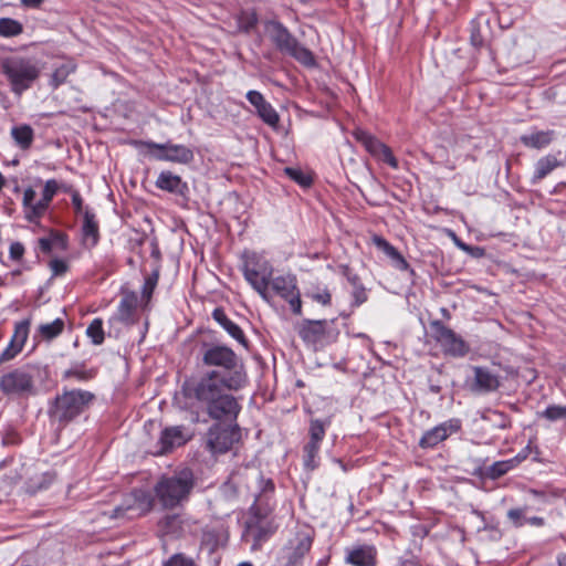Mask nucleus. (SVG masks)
<instances>
[{
  "label": "nucleus",
  "instance_id": "f257e3e1",
  "mask_svg": "<svg viewBox=\"0 0 566 566\" xmlns=\"http://www.w3.org/2000/svg\"><path fill=\"white\" fill-rule=\"evenodd\" d=\"M244 386L239 373L222 376L219 370H208L199 378L187 381L184 391L188 398L197 400L211 419L234 423L242 407L231 391Z\"/></svg>",
  "mask_w": 566,
  "mask_h": 566
},
{
  "label": "nucleus",
  "instance_id": "f03ea898",
  "mask_svg": "<svg viewBox=\"0 0 566 566\" xmlns=\"http://www.w3.org/2000/svg\"><path fill=\"white\" fill-rule=\"evenodd\" d=\"M1 72L8 80L11 91L15 95H21L39 78L41 69L32 59L12 55L2 59Z\"/></svg>",
  "mask_w": 566,
  "mask_h": 566
},
{
  "label": "nucleus",
  "instance_id": "7ed1b4c3",
  "mask_svg": "<svg viewBox=\"0 0 566 566\" xmlns=\"http://www.w3.org/2000/svg\"><path fill=\"white\" fill-rule=\"evenodd\" d=\"M195 481L190 470H184L172 476H163L155 485L156 499L165 509H174L187 501Z\"/></svg>",
  "mask_w": 566,
  "mask_h": 566
},
{
  "label": "nucleus",
  "instance_id": "20e7f679",
  "mask_svg": "<svg viewBox=\"0 0 566 566\" xmlns=\"http://www.w3.org/2000/svg\"><path fill=\"white\" fill-rule=\"evenodd\" d=\"M244 279L266 302L270 301L269 287L273 275V266L269 260L256 252H244L242 255Z\"/></svg>",
  "mask_w": 566,
  "mask_h": 566
},
{
  "label": "nucleus",
  "instance_id": "39448f33",
  "mask_svg": "<svg viewBox=\"0 0 566 566\" xmlns=\"http://www.w3.org/2000/svg\"><path fill=\"white\" fill-rule=\"evenodd\" d=\"M202 363L206 366L218 367L222 376H232L233 373H239L242 377V382L248 381L244 366L237 354L223 345H206L202 349Z\"/></svg>",
  "mask_w": 566,
  "mask_h": 566
},
{
  "label": "nucleus",
  "instance_id": "423d86ee",
  "mask_svg": "<svg viewBox=\"0 0 566 566\" xmlns=\"http://www.w3.org/2000/svg\"><path fill=\"white\" fill-rule=\"evenodd\" d=\"M266 31L279 51L294 57L304 65L314 64L312 52L300 44L282 23L272 21L266 25Z\"/></svg>",
  "mask_w": 566,
  "mask_h": 566
},
{
  "label": "nucleus",
  "instance_id": "0eeeda50",
  "mask_svg": "<svg viewBox=\"0 0 566 566\" xmlns=\"http://www.w3.org/2000/svg\"><path fill=\"white\" fill-rule=\"evenodd\" d=\"M94 396L85 390H70L57 396L51 415L60 422H67L81 415Z\"/></svg>",
  "mask_w": 566,
  "mask_h": 566
},
{
  "label": "nucleus",
  "instance_id": "6e6552de",
  "mask_svg": "<svg viewBox=\"0 0 566 566\" xmlns=\"http://www.w3.org/2000/svg\"><path fill=\"white\" fill-rule=\"evenodd\" d=\"M36 368L25 365L15 368L0 377V390L6 395L23 396L34 391V375Z\"/></svg>",
  "mask_w": 566,
  "mask_h": 566
},
{
  "label": "nucleus",
  "instance_id": "1a4fd4ad",
  "mask_svg": "<svg viewBox=\"0 0 566 566\" xmlns=\"http://www.w3.org/2000/svg\"><path fill=\"white\" fill-rule=\"evenodd\" d=\"M153 500L144 491L137 490L125 497L123 503L116 506L111 514V518L124 521L138 517L151 510Z\"/></svg>",
  "mask_w": 566,
  "mask_h": 566
},
{
  "label": "nucleus",
  "instance_id": "9d476101",
  "mask_svg": "<svg viewBox=\"0 0 566 566\" xmlns=\"http://www.w3.org/2000/svg\"><path fill=\"white\" fill-rule=\"evenodd\" d=\"M431 328L436 340L441 345L446 354L453 357H463L469 353L470 347L467 342L441 322H432Z\"/></svg>",
  "mask_w": 566,
  "mask_h": 566
},
{
  "label": "nucleus",
  "instance_id": "9b49d317",
  "mask_svg": "<svg viewBox=\"0 0 566 566\" xmlns=\"http://www.w3.org/2000/svg\"><path fill=\"white\" fill-rule=\"evenodd\" d=\"M240 439L238 424L224 428L220 424L212 426L208 431V447L213 453H226Z\"/></svg>",
  "mask_w": 566,
  "mask_h": 566
},
{
  "label": "nucleus",
  "instance_id": "f8f14e48",
  "mask_svg": "<svg viewBox=\"0 0 566 566\" xmlns=\"http://www.w3.org/2000/svg\"><path fill=\"white\" fill-rule=\"evenodd\" d=\"M270 286L277 295L289 302L294 314L301 315L302 302L295 276L281 275L274 279L272 277L270 281Z\"/></svg>",
  "mask_w": 566,
  "mask_h": 566
},
{
  "label": "nucleus",
  "instance_id": "ddd939ff",
  "mask_svg": "<svg viewBox=\"0 0 566 566\" xmlns=\"http://www.w3.org/2000/svg\"><path fill=\"white\" fill-rule=\"evenodd\" d=\"M332 324L333 321L328 322L326 319H305L298 326V335L306 344L315 345L317 343L334 338V335L331 333L329 328Z\"/></svg>",
  "mask_w": 566,
  "mask_h": 566
},
{
  "label": "nucleus",
  "instance_id": "4468645a",
  "mask_svg": "<svg viewBox=\"0 0 566 566\" xmlns=\"http://www.w3.org/2000/svg\"><path fill=\"white\" fill-rule=\"evenodd\" d=\"M312 546V537L307 533H297L296 536L289 542L283 548L282 558L285 560L284 566H302L305 555Z\"/></svg>",
  "mask_w": 566,
  "mask_h": 566
},
{
  "label": "nucleus",
  "instance_id": "2eb2a0df",
  "mask_svg": "<svg viewBox=\"0 0 566 566\" xmlns=\"http://www.w3.org/2000/svg\"><path fill=\"white\" fill-rule=\"evenodd\" d=\"M460 429L461 421L459 419H449L434 428L427 430L419 440V447L422 449L434 448L453 433H457Z\"/></svg>",
  "mask_w": 566,
  "mask_h": 566
},
{
  "label": "nucleus",
  "instance_id": "dca6fc26",
  "mask_svg": "<svg viewBox=\"0 0 566 566\" xmlns=\"http://www.w3.org/2000/svg\"><path fill=\"white\" fill-rule=\"evenodd\" d=\"M30 328V319H23L14 325V332L10 343L0 355V364L13 359L23 348Z\"/></svg>",
  "mask_w": 566,
  "mask_h": 566
},
{
  "label": "nucleus",
  "instance_id": "f3484780",
  "mask_svg": "<svg viewBox=\"0 0 566 566\" xmlns=\"http://www.w3.org/2000/svg\"><path fill=\"white\" fill-rule=\"evenodd\" d=\"M228 531L223 524L217 522L207 525L202 530L201 546L210 554L214 553L219 547H222L228 542Z\"/></svg>",
  "mask_w": 566,
  "mask_h": 566
},
{
  "label": "nucleus",
  "instance_id": "a211bd4d",
  "mask_svg": "<svg viewBox=\"0 0 566 566\" xmlns=\"http://www.w3.org/2000/svg\"><path fill=\"white\" fill-rule=\"evenodd\" d=\"M189 434L185 427L175 426L163 430L159 444L160 450L156 454H164L171 451L175 448L184 446L189 440Z\"/></svg>",
  "mask_w": 566,
  "mask_h": 566
},
{
  "label": "nucleus",
  "instance_id": "6ab92c4d",
  "mask_svg": "<svg viewBox=\"0 0 566 566\" xmlns=\"http://www.w3.org/2000/svg\"><path fill=\"white\" fill-rule=\"evenodd\" d=\"M474 382L473 390L479 392H491L500 387V378L485 367H473Z\"/></svg>",
  "mask_w": 566,
  "mask_h": 566
},
{
  "label": "nucleus",
  "instance_id": "aec40b11",
  "mask_svg": "<svg viewBox=\"0 0 566 566\" xmlns=\"http://www.w3.org/2000/svg\"><path fill=\"white\" fill-rule=\"evenodd\" d=\"M155 185L158 189L175 195L185 196L188 192L187 182L184 181L180 176L175 175L169 170L161 171L158 175Z\"/></svg>",
  "mask_w": 566,
  "mask_h": 566
},
{
  "label": "nucleus",
  "instance_id": "412c9836",
  "mask_svg": "<svg viewBox=\"0 0 566 566\" xmlns=\"http://www.w3.org/2000/svg\"><path fill=\"white\" fill-rule=\"evenodd\" d=\"M99 239L98 223L95 219V214L90 210L85 209L83 213V226H82V241L86 248H93L97 244Z\"/></svg>",
  "mask_w": 566,
  "mask_h": 566
},
{
  "label": "nucleus",
  "instance_id": "4be33fe9",
  "mask_svg": "<svg viewBox=\"0 0 566 566\" xmlns=\"http://www.w3.org/2000/svg\"><path fill=\"white\" fill-rule=\"evenodd\" d=\"M346 562L354 566H375L376 549L370 545L356 547L347 554Z\"/></svg>",
  "mask_w": 566,
  "mask_h": 566
},
{
  "label": "nucleus",
  "instance_id": "5701e85b",
  "mask_svg": "<svg viewBox=\"0 0 566 566\" xmlns=\"http://www.w3.org/2000/svg\"><path fill=\"white\" fill-rule=\"evenodd\" d=\"M59 185L56 180L50 179L46 180L43 191H42V199L39 200L34 207L30 209V218H41L45 211L49 208L50 202L52 201L53 197L57 192Z\"/></svg>",
  "mask_w": 566,
  "mask_h": 566
},
{
  "label": "nucleus",
  "instance_id": "b1692460",
  "mask_svg": "<svg viewBox=\"0 0 566 566\" xmlns=\"http://www.w3.org/2000/svg\"><path fill=\"white\" fill-rule=\"evenodd\" d=\"M374 244L380 249L388 258L391 259L394 265L401 271H405L409 268L408 262L400 254V252L391 245L386 239L379 235H375L373 238Z\"/></svg>",
  "mask_w": 566,
  "mask_h": 566
},
{
  "label": "nucleus",
  "instance_id": "393cba45",
  "mask_svg": "<svg viewBox=\"0 0 566 566\" xmlns=\"http://www.w3.org/2000/svg\"><path fill=\"white\" fill-rule=\"evenodd\" d=\"M553 139L554 130H534L520 137V140L524 146L535 149L548 146Z\"/></svg>",
  "mask_w": 566,
  "mask_h": 566
},
{
  "label": "nucleus",
  "instance_id": "a878e982",
  "mask_svg": "<svg viewBox=\"0 0 566 566\" xmlns=\"http://www.w3.org/2000/svg\"><path fill=\"white\" fill-rule=\"evenodd\" d=\"M137 295L135 293H128L124 295V297L120 300L118 307H117V314L115 316V319L124 323L129 324L133 322V315L135 313V310L137 307Z\"/></svg>",
  "mask_w": 566,
  "mask_h": 566
},
{
  "label": "nucleus",
  "instance_id": "bb28decb",
  "mask_svg": "<svg viewBox=\"0 0 566 566\" xmlns=\"http://www.w3.org/2000/svg\"><path fill=\"white\" fill-rule=\"evenodd\" d=\"M212 317L229 333L231 337L245 345V338L242 329L228 318L223 310L216 308L212 313Z\"/></svg>",
  "mask_w": 566,
  "mask_h": 566
},
{
  "label": "nucleus",
  "instance_id": "cd10ccee",
  "mask_svg": "<svg viewBox=\"0 0 566 566\" xmlns=\"http://www.w3.org/2000/svg\"><path fill=\"white\" fill-rule=\"evenodd\" d=\"M11 137L18 147L25 150L29 149L33 143L34 132L31 126L22 124L11 128Z\"/></svg>",
  "mask_w": 566,
  "mask_h": 566
},
{
  "label": "nucleus",
  "instance_id": "c85d7f7f",
  "mask_svg": "<svg viewBox=\"0 0 566 566\" xmlns=\"http://www.w3.org/2000/svg\"><path fill=\"white\" fill-rule=\"evenodd\" d=\"M168 161L177 163V164H188L193 159V153L190 148L185 145H177L171 143H166Z\"/></svg>",
  "mask_w": 566,
  "mask_h": 566
},
{
  "label": "nucleus",
  "instance_id": "c756f323",
  "mask_svg": "<svg viewBox=\"0 0 566 566\" xmlns=\"http://www.w3.org/2000/svg\"><path fill=\"white\" fill-rule=\"evenodd\" d=\"M507 518L515 527H521L524 526L525 524L541 526L544 523V520L542 517H527L525 509H511L507 512Z\"/></svg>",
  "mask_w": 566,
  "mask_h": 566
},
{
  "label": "nucleus",
  "instance_id": "7c9ffc66",
  "mask_svg": "<svg viewBox=\"0 0 566 566\" xmlns=\"http://www.w3.org/2000/svg\"><path fill=\"white\" fill-rule=\"evenodd\" d=\"M356 139L361 143L368 153H370L373 156L379 155V151L382 149L385 144H382L380 140H378L376 137L370 135L369 133L365 130H356L354 133Z\"/></svg>",
  "mask_w": 566,
  "mask_h": 566
},
{
  "label": "nucleus",
  "instance_id": "2f4dec72",
  "mask_svg": "<svg viewBox=\"0 0 566 566\" xmlns=\"http://www.w3.org/2000/svg\"><path fill=\"white\" fill-rule=\"evenodd\" d=\"M55 480V473L53 471H46L40 475H34L29 479L28 491L35 493L48 489Z\"/></svg>",
  "mask_w": 566,
  "mask_h": 566
},
{
  "label": "nucleus",
  "instance_id": "473e14b6",
  "mask_svg": "<svg viewBox=\"0 0 566 566\" xmlns=\"http://www.w3.org/2000/svg\"><path fill=\"white\" fill-rule=\"evenodd\" d=\"M559 165L554 156H545L535 164L534 180H541L551 174Z\"/></svg>",
  "mask_w": 566,
  "mask_h": 566
},
{
  "label": "nucleus",
  "instance_id": "72a5a7b5",
  "mask_svg": "<svg viewBox=\"0 0 566 566\" xmlns=\"http://www.w3.org/2000/svg\"><path fill=\"white\" fill-rule=\"evenodd\" d=\"M64 329V321L62 318H56L51 323L41 324L38 327L39 335L46 339L51 340L57 337Z\"/></svg>",
  "mask_w": 566,
  "mask_h": 566
},
{
  "label": "nucleus",
  "instance_id": "f704fd0d",
  "mask_svg": "<svg viewBox=\"0 0 566 566\" xmlns=\"http://www.w3.org/2000/svg\"><path fill=\"white\" fill-rule=\"evenodd\" d=\"M159 528L167 535H178L181 531V518L177 514H170L163 517L159 522Z\"/></svg>",
  "mask_w": 566,
  "mask_h": 566
},
{
  "label": "nucleus",
  "instance_id": "c9c22d12",
  "mask_svg": "<svg viewBox=\"0 0 566 566\" xmlns=\"http://www.w3.org/2000/svg\"><path fill=\"white\" fill-rule=\"evenodd\" d=\"M75 71V64L72 62L63 63L60 66H57L54 72L52 73L50 84L54 88L62 85L70 74H72Z\"/></svg>",
  "mask_w": 566,
  "mask_h": 566
},
{
  "label": "nucleus",
  "instance_id": "e433bc0d",
  "mask_svg": "<svg viewBox=\"0 0 566 566\" xmlns=\"http://www.w3.org/2000/svg\"><path fill=\"white\" fill-rule=\"evenodd\" d=\"M23 31L22 24L11 18L0 19V35L4 38L17 36Z\"/></svg>",
  "mask_w": 566,
  "mask_h": 566
},
{
  "label": "nucleus",
  "instance_id": "4c0bfd02",
  "mask_svg": "<svg viewBox=\"0 0 566 566\" xmlns=\"http://www.w3.org/2000/svg\"><path fill=\"white\" fill-rule=\"evenodd\" d=\"M512 469H514V462L510 461V459L503 460V461H497V462H494L492 465H490L486 469L485 474L488 478L495 480V479L503 476Z\"/></svg>",
  "mask_w": 566,
  "mask_h": 566
},
{
  "label": "nucleus",
  "instance_id": "58836bf2",
  "mask_svg": "<svg viewBox=\"0 0 566 566\" xmlns=\"http://www.w3.org/2000/svg\"><path fill=\"white\" fill-rule=\"evenodd\" d=\"M258 115L269 126L276 127L280 120L279 114L273 106L265 102L262 106L256 109Z\"/></svg>",
  "mask_w": 566,
  "mask_h": 566
},
{
  "label": "nucleus",
  "instance_id": "ea45409f",
  "mask_svg": "<svg viewBox=\"0 0 566 566\" xmlns=\"http://www.w3.org/2000/svg\"><path fill=\"white\" fill-rule=\"evenodd\" d=\"M86 335L91 338L94 345H101L104 342L103 321L94 318L86 329Z\"/></svg>",
  "mask_w": 566,
  "mask_h": 566
},
{
  "label": "nucleus",
  "instance_id": "a19ab883",
  "mask_svg": "<svg viewBox=\"0 0 566 566\" xmlns=\"http://www.w3.org/2000/svg\"><path fill=\"white\" fill-rule=\"evenodd\" d=\"M143 146L147 147L150 150V155L154 159L160 161H168L167 155V144H158L154 142H145L142 143Z\"/></svg>",
  "mask_w": 566,
  "mask_h": 566
},
{
  "label": "nucleus",
  "instance_id": "79ce46f5",
  "mask_svg": "<svg viewBox=\"0 0 566 566\" xmlns=\"http://www.w3.org/2000/svg\"><path fill=\"white\" fill-rule=\"evenodd\" d=\"M325 436V423L321 420H312L310 427V442L319 444Z\"/></svg>",
  "mask_w": 566,
  "mask_h": 566
},
{
  "label": "nucleus",
  "instance_id": "37998d69",
  "mask_svg": "<svg viewBox=\"0 0 566 566\" xmlns=\"http://www.w3.org/2000/svg\"><path fill=\"white\" fill-rule=\"evenodd\" d=\"M284 171L292 180L303 187H307L312 184V178L298 168L286 167Z\"/></svg>",
  "mask_w": 566,
  "mask_h": 566
},
{
  "label": "nucleus",
  "instance_id": "c03bdc74",
  "mask_svg": "<svg viewBox=\"0 0 566 566\" xmlns=\"http://www.w3.org/2000/svg\"><path fill=\"white\" fill-rule=\"evenodd\" d=\"M319 450V444L308 442L305 448V467L313 470L316 468V457Z\"/></svg>",
  "mask_w": 566,
  "mask_h": 566
},
{
  "label": "nucleus",
  "instance_id": "a18cd8bd",
  "mask_svg": "<svg viewBox=\"0 0 566 566\" xmlns=\"http://www.w3.org/2000/svg\"><path fill=\"white\" fill-rule=\"evenodd\" d=\"M55 243H60L63 248L65 247V238L62 234L55 233L51 238H41L39 240L40 249L43 252H50Z\"/></svg>",
  "mask_w": 566,
  "mask_h": 566
},
{
  "label": "nucleus",
  "instance_id": "49530a36",
  "mask_svg": "<svg viewBox=\"0 0 566 566\" xmlns=\"http://www.w3.org/2000/svg\"><path fill=\"white\" fill-rule=\"evenodd\" d=\"M163 566H198L196 562L186 556L185 554L178 553L169 557Z\"/></svg>",
  "mask_w": 566,
  "mask_h": 566
},
{
  "label": "nucleus",
  "instance_id": "de8ad7c7",
  "mask_svg": "<svg viewBox=\"0 0 566 566\" xmlns=\"http://www.w3.org/2000/svg\"><path fill=\"white\" fill-rule=\"evenodd\" d=\"M543 417L549 421H557L566 418V406H549L543 411Z\"/></svg>",
  "mask_w": 566,
  "mask_h": 566
},
{
  "label": "nucleus",
  "instance_id": "09e8293b",
  "mask_svg": "<svg viewBox=\"0 0 566 566\" xmlns=\"http://www.w3.org/2000/svg\"><path fill=\"white\" fill-rule=\"evenodd\" d=\"M35 191L32 189V188H27L23 192V199H22V203H23V207H24V213H25V218L27 220H29L30 222H33L35 220H38L39 218H30V209L32 207H34L35 203H33V200L35 198Z\"/></svg>",
  "mask_w": 566,
  "mask_h": 566
},
{
  "label": "nucleus",
  "instance_id": "8fccbe9b",
  "mask_svg": "<svg viewBox=\"0 0 566 566\" xmlns=\"http://www.w3.org/2000/svg\"><path fill=\"white\" fill-rule=\"evenodd\" d=\"M308 296L316 303L322 305H329L332 301V295L327 289H318L316 292H312Z\"/></svg>",
  "mask_w": 566,
  "mask_h": 566
},
{
  "label": "nucleus",
  "instance_id": "3c124183",
  "mask_svg": "<svg viewBox=\"0 0 566 566\" xmlns=\"http://www.w3.org/2000/svg\"><path fill=\"white\" fill-rule=\"evenodd\" d=\"M376 157L380 158L382 161H385L386 164H388L392 168H397L398 167L397 159L392 155L390 148L387 147L386 145L382 147V149L379 151V155H377Z\"/></svg>",
  "mask_w": 566,
  "mask_h": 566
},
{
  "label": "nucleus",
  "instance_id": "603ef678",
  "mask_svg": "<svg viewBox=\"0 0 566 566\" xmlns=\"http://www.w3.org/2000/svg\"><path fill=\"white\" fill-rule=\"evenodd\" d=\"M50 269L53 275H62L67 271L69 266L64 260L54 259L50 262Z\"/></svg>",
  "mask_w": 566,
  "mask_h": 566
},
{
  "label": "nucleus",
  "instance_id": "864d4df0",
  "mask_svg": "<svg viewBox=\"0 0 566 566\" xmlns=\"http://www.w3.org/2000/svg\"><path fill=\"white\" fill-rule=\"evenodd\" d=\"M247 99L255 107V109L266 102L260 92L253 90L247 93Z\"/></svg>",
  "mask_w": 566,
  "mask_h": 566
},
{
  "label": "nucleus",
  "instance_id": "5fc2aeb1",
  "mask_svg": "<svg viewBox=\"0 0 566 566\" xmlns=\"http://www.w3.org/2000/svg\"><path fill=\"white\" fill-rule=\"evenodd\" d=\"M9 254H10V258L14 261H19L21 260V258L23 256L24 254V247L22 243L20 242H13L10 244V249H9Z\"/></svg>",
  "mask_w": 566,
  "mask_h": 566
},
{
  "label": "nucleus",
  "instance_id": "6e6d98bb",
  "mask_svg": "<svg viewBox=\"0 0 566 566\" xmlns=\"http://www.w3.org/2000/svg\"><path fill=\"white\" fill-rule=\"evenodd\" d=\"M157 283V275L148 277L143 286V296L149 298Z\"/></svg>",
  "mask_w": 566,
  "mask_h": 566
},
{
  "label": "nucleus",
  "instance_id": "4d7b16f0",
  "mask_svg": "<svg viewBox=\"0 0 566 566\" xmlns=\"http://www.w3.org/2000/svg\"><path fill=\"white\" fill-rule=\"evenodd\" d=\"M72 203H73V206H74V208H75V211H76L77 213L82 212V208H83V200H82V198H81V196H80V193H78V192H74V193L72 195Z\"/></svg>",
  "mask_w": 566,
  "mask_h": 566
},
{
  "label": "nucleus",
  "instance_id": "13d9d810",
  "mask_svg": "<svg viewBox=\"0 0 566 566\" xmlns=\"http://www.w3.org/2000/svg\"><path fill=\"white\" fill-rule=\"evenodd\" d=\"M355 303L356 305H360L366 301V293L363 289L356 290L354 292Z\"/></svg>",
  "mask_w": 566,
  "mask_h": 566
},
{
  "label": "nucleus",
  "instance_id": "bf43d9fd",
  "mask_svg": "<svg viewBox=\"0 0 566 566\" xmlns=\"http://www.w3.org/2000/svg\"><path fill=\"white\" fill-rule=\"evenodd\" d=\"M527 450H523L521 451L520 453H517V455H515L514 458L510 459V461L514 462V468L517 467L522 461H524L526 458H527Z\"/></svg>",
  "mask_w": 566,
  "mask_h": 566
},
{
  "label": "nucleus",
  "instance_id": "052dcab7",
  "mask_svg": "<svg viewBox=\"0 0 566 566\" xmlns=\"http://www.w3.org/2000/svg\"><path fill=\"white\" fill-rule=\"evenodd\" d=\"M471 43L479 48L483 44V38L475 31H472V34H471Z\"/></svg>",
  "mask_w": 566,
  "mask_h": 566
},
{
  "label": "nucleus",
  "instance_id": "680f3d73",
  "mask_svg": "<svg viewBox=\"0 0 566 566\" xmlns=\"http://www.w3.org/2000/svg\"><path fill=\"white\" fill-rule=\"evenodd\" d=\"M256 24V17L254 14H251L248 17L247 22L243 25V29L245 31H249Z\"/></svg>",
  "mask_w": 566,
  "mask_h": 566
},
{
  "label": "nucleus",
  "instance_id": "e2e57ef3",
  "mask_svg": "<svg viewBox=\"0 0 566 566\" xmlns=\"http://www.w3.org/2000/svg\"><path fill=\"white\" fill-rule=\"evenodd\" d=\"M43 0H21V3L25 7L38 8Z\"/></svg>",
  "mask_w": 566,
  "mask_h": 566
},
{
  "label": "nucleus",
  "instance_id": "0e129e2a",
  "mask_svg": "<svg viewBox=\"0 0 566 566\" xmlns=\"http://www.w3.org/2000/svg\"><path fill=\"white\" fill-rule=\"evenodd\" d=\"M328 563V558H322L317 562V566H326Z\"/></svg>",
  "mask_w": 566,
  "mask_h": 566
},
{
  "label": "nucleus",
  "instance_id": "69168bd1",
  "mask_svg": "<svg viewBox=\"0 0 566 566\" xmlns=\"http://www.w3.org/2000/svg\"><path fill=\"white\" fill-rule=\"evenodd\" d=\"M559 566H566V555L559 558Z\"/></svg>",
  "mask_w": 566,
  "mask_h": 566
},
{
  "label": "nucleus",
  "instance_id": "338daca9",
  "mask_svg": "<svg viewBox=\"0 0 566 566\" xmlns=\"http://www.w3.org/2000/svg\"><path fill=\"white\" fill-rule=\"evenodd\" d=\"M3 186H4V177L0 172V190L2 189Z\"/></svg>",
  "mask_w": 566,
  "mask_h": 566
},
{
  "label": "nucleus",
  "instance_id": "774afa93",
  "mask_svg": "<svg viewBox=\"0 0 566 566\" xmlns=\"http://www.w3.org/2000/svg\"><path fill=\"white\" fill-rule=\"evenodd\" d=\"M238 566H253V565L249 562H243V563H240Z\"/></svg>",
  "mask_w": 566,
  "mask_h": 566
}]
</instances>
